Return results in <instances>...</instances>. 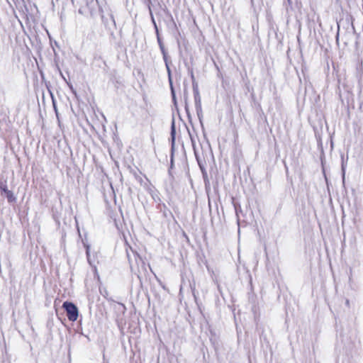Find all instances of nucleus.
I'll use <instances>...</instances> for the list:
<instances>
[{"instance_id": "nucleus-1", "label": "nucleus", "mask_w": 363, "mask_h": 363, "mask_svg": "<svg viewBox=\"0 0 363 363\" xmlns=\"http://www.w3.org/2000/svg\"><path fill=\"white\" fill-rule=\"evenodd\" d=\"M62 307L67 312V315L70 321L74 322L79 316V311L77 307L72 302H64Z\"/></svg>"}, {"instance_id": "nucleus-2", "label": "nucleus", "mask_w": 363, "mask_h": 363, "mask_svg": "<svg viewBox=\"0 0 363 363\" xmlns=\"http://www.w3.org/2000/svg\"><path fill=\"white\" fill-rule=\"evenodd\" d=\"M4 191L9 202L11 203L15 201L16 197L14 196L13 194L11 191L7 189H4Z\"/></svg>"}, {"instance_id": "nucleus-3", "label": "nucleus", "mask_w": 363, "mask_h": 363, "mask_svg": "<svg viewBox=\"0 0 363 363\" xmlns=\"http://www.w3.org/2000/svg\"><path fill=\"white\" fill-rule=\"evenodd\" d=\"M61 75H62V77L63 79H64V80L65 81V82L67 83V86H69V89L71 90V91H72L74 94H75V95H76V91H75V89H74V87H73L72 84L69 82H68V81L66 79V78H65L62 74H61Z\"/></svg>"}, {"instance_id": "nucleus-4", "label": "nucleus", "mask_w": 363, "mask_h": 363, "mask_svg": "<svg viewBox=\"0 0 363 363\" xmlns=\"http://www.w3.org/2000/svg\"><path fill=\"white\" fill-rule=\"evenodd\" d=\"M152 21H153V23H154L155 27V28H156V32H157V40H158L159 44H160V45L161 49L163 50V46H162V44L161 40H160V37H159V35H158V30H157V28L156 23L155 22L154 19H152Z\"/></svg>"}, {"instance_id": "nucleus-5", "label": "nucleus", "mask_w": 363, "mask_h": 363, "mask_svg": "<svg viewBox=\"0 0 363 363\" xmlns=\"http://www.w3.org/2000/svg\"><path fill=\"white\" fill-rule=\"evenodd\" d=\"M86 254H87V255H89V249H87V250H86Z\"/></svg>"}]
</instances>
